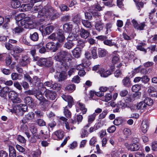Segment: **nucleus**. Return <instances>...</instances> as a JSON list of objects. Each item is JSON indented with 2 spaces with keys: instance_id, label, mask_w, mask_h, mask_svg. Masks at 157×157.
Here are the masks:
<instances>
[{
  "instance_id": "obj_1",
  "label": "nucleus",
  "mask_w": 157,
  "mask_h": 157,
  "mask_svg": "<svg viewBox=\"0 0 157 157\" xmlns=\"http://www.w3.org/2000/svg\"><path fill=\"white\" fill-rule=\"evenodd\" d=\"M42 6H39L34 7V11H38L39 12L38 17H41L42 20H45L44 18L45 17L47 19L48 18L53 20L57 17L59 16V14L56 12V10L52 8L49 5L45 6L40 11V10L42 8Z\"/></svg>"
},
{
  "instance_id": "obj_2",
  "label": "nucleus",
  "mask_w": 157,
  "mask_h": 157,
  "mask_svg": "<svg viewBox=\"0 0 157 157\" xmlns=\"http://www.w3.org/2000/svg\"><path fill=\"white\" fill-rule=\"evenodd\" d=\"M71 58V54L65 51H61L56 55L54 59L62 66L61 67L62 68L66 69L67 67V63L69 62Z\"/></svg>"
},
{
  "instance_id": "obj_3",
  "label": "nucleus",
  "mask_w": 157,
  "mask_h": 157,
  "mask_svg": "<svg viewBox=\"0 0 157 157\" xmlns=\"http://www.w3.org/2000/svg\"><path fill=\"white\" fill-rule=\"evenodd\" d=\"M16 22L18 25L24 26L26 24L30 26L32 22L30 17L26 16L24 13H21L15 17Z\"/></svg>"
},
{
  "instance_id": "obj_4",
  "label": "nucleus",
  "mask_w": 157,
  "mask_h": 157,
  "mask_svg": "<svg viewBox=\"0 0 157 157\" xmlns=\"http://www.w3.org/2000/svg\"><path fill=\"white\" fill-rule=\"evenodd\" d=\"M27 106L25 104H20L17 105L13 108V112L11 111L12 113H16L17 114L22 115L23 112L27 111Z\"/></svg>"
},
{
  "instance_id": "obj_5",
  "label": "nucleus",
  "mask_w": 157,
  "mask_h": 157,
  "mask_svg": "<svg viewBox=\"0 0 157 157\" xmlns=\"http://www.w3.org/2000/svg\"><path fill=\"white\" fill-rule=\"evenodd\" d=\"M8 97L13 103H18L21 102V100L18 97L17 93L14 90L10 91L8 93Z\"/></svg>"
},
{
  "instance_id": "obj_6",
  "label": "nucleus",
  "mask_w": 157,
  "mask_h": 157,
  "mask_svg": "<svg viewBox=\"0 0 157 157\" xmlns=\"http://www.w3.org/2000/svg\"><path fill=\"white\" fill-rule=\"evenodd\" d=\"M54 29L52 25L44 26L42 25L39 28V30L44 35H49L51 33Z\"/></svg>"
},
{
  "instance_id": "obj_7",
  "label": "nucleus",
  "mask_w": 157,
  "mask_h": 157,
  "mask_svg": "<svg viewBox=\"0 0 157 157\" xmlns=\"http://www.w3.org/2000/svg\"><path fill=\"white\" fill-rule=\"evenodd\" d=\"M60 44L59 42H57L56 43L53 42H51L48 43L46 45V48L50 51H51L53 52H56L59 47H60Z\"/></svg>"
},
{
  "instance_id": "obj_8",
  "label": "nucleus",
  "mask_w": 157,
  "mask_h": 157,
  "mask_svg": "<svg viewBox=\"0 0 157 157\" xmlns=\"http://www.w3.org/2000/svg\"><path fill=\"white\" fill-rule=\"evenodd\" d=\"M78 29H74L72 33H70L67 39L68 41H75L77 40L79 38Z\"/></svg>"
},
{
  "instance_id": "obj_9",
  "label": "nucleus",
  "mask_w": 157,
  "mask_h": 157,
  "mask_svg": "<svg viewBox=\"0 0 157 157\" xmlns=\"http://www.w3.org/2000/svg\"><path fill=\"white\" fill-rule=\"evenodd\" d=\"M124 146L128 150L131 151H136L138 150L140 148L139 145L136 142L131 144L126 142L124 144Z\"/></svg>"
},
{
  "instance_id": "obj_10",
  "label": "nucleus",
  "mask_w": 157,
  "mask_h": 157,
  "mask_svg": "<svg viewBox=\"0 0 157 157\" xmlns=\"http://www.w3.org/2000/svg\"><path fill=\"white\" fill-rule=\"evenodd\" d=\"M45 96L51 100H54L56 98V94L54 91L46 89L44 91Z\"/></svg>"
},
{
  "instance_id": "obj_11",
  "label": "nucleus",
  "mask_w": 157,
  "mask_h": 157,
  "mask_svg": "<svg viewBox=\"0 0 157 157\" xmlns=\"http://www.w3.org/2000/svg\"><path fill=\"white\" fill-rule=\"evenodd\" d=\"M76 111L77 112L79 111V109L81 111L82 113L84 114L86 113L87 111V109L85 108V105L79 102H78L76 105Z\"/></svg>"
},
{
  "instance_id": "obj_12",
  "label": "nucleus",
  "mask_w": 157,
  "mask_h": 157,
  "mask_svg": "<svg viewBox=\"0 0 157 157\" xmlns=\"http://www.w3.org/2000/svg\"><path fill=\"white\" fill-rule=\"evenodd\" d=\"M62 98L64 101L67 102L69 107L71 108L73 103V98L70 96L64 94L62 95Z\"/></svg>"
},
{
  "instance_id": "obj_13",
  "label": "nucleus",
  "mask_w": 157,
  "mask_h": 157,
  "mask_svg": "<svg viewBox=\"0 0 157 157\" xmlns=\"http://www.w3.org/2000/svg\"><path fill=\"white\" fill-rule=\"evenodd\" d=\"M101 77H106L111 75V73L109 70L105 71L103 68H100V69L97 72Z\"/></svg>"
},
{
  "instance_id": "obj_14",
  "label": "nucleus",
  "mask_w": 157,
  "mask_h": 157,
  "mask_svg": "<svg viewBox=\"0 0 157 157\" xmlns=\"http://www.w3.org/2000/svg\"><path fill=\"white\" fill-rule=\"evenodd\" d=\"M117 108L113 110L114 112H117L119 111V108H125L127 106V103L124 100H122L119 101L117 104Z\"/></svg>"
},
{
  "instance_id": "obj_15",
  "label": "nucleus",
  "mask_w": 157,
  "mask_h": 157,
  "mask_svg": "<svg viewBox=\"0 0 157 157\" xmlns=\"http://www.w3.org/2000/svg\"><path fill=\"white\" fill-rule=\"evenodd\" d=\"M60 119L63 121V124H64L66 128L69 131L70 129L72 130L73 129H75V128L74 126H72L69 125L68 121H67V119L64 117H61L60 118Z\"/></svg>"
},
{
  "instance_id": "obj_16",
  "label": "nucleus",
  "mask_w": 157,
  "mask_h": 157,
  "mask_svg": "<svg viewBox=\"0 0 157 157\" xmlns=\"http://www.w3.org/2000/svg\"><path fill=\"white\" fill-rule=\"evenodd\" d=\"M132 22L134 27L137 30H142L145 26V25L144 23L138 24L136 21L134 19L132 20Z\"/></svg>"
},
{
  "instance_id": "obj_17",
  "label": "nucleus",
  "mask_w": 157,
  "mask_h": 157,
  "mask_svg": "<svg viewBox=\"0 0 157 157\" xmlns=\"http://www.w3.org/2000/svg\"><path fill=\"white\" fill-rule=\"evenodd\" d=\"M136 109L139 110L141 112H143L147 108V105L144 103V101L138 103L136 106Z\"/></svg>"
},
{
  "instance_id": "obj_18",
  "label": "nucleus",
  "mask_w": 157,
  "mask_h": 157,
  "mask_svg": "<svg viewBox=\"0 0 157 157\" xmlns=\"http://www.w3.org/2000/svg\"><path fill=\"white\" fill-rule=\"evenodd\" d=\"M149 125L147 121L146 120L142 121L141 125V129L143 132L146 133L148 128Z\"/></svg>"
},
{
  "instance_id": "obj_19",
  "label": "nucleus",
  "mask_w": 157,
  "mask_h": 157,
  "mask_svg": "<svg viewBox=\"0 0 157 157\" xmlns=\"http://www.w3.org/2000/svg\"><path fill=\"white\" fill-rule=\"evenodd\" d=\"M57 40L59 42L62 43L64 41L65 38L62 31L59 30L57 31Z\"/></svg>"
},
{
  "instance_id": "obj_20",
  "label": "nucleus",
  "mask_w": 157,
  "mask_h": 157,
  "mask_svg": "<svg viewBox=\"0 0 157 157\" xmlns=\"http://www.w3.org/2000/svg\"><path fill=\"white\" fill-rule=\"evenodd\" d=\"M29 59L28 57L27 56H24L22 57V59L20 61V63L22 66H25L29 63Z\"/></svg>"
},
{
  "instance_id": "obj_21",
  "label": "nucleus",
  "mask_w": 157,
  "mask_h": 157,
  "mask_svg": "<svg viewBox=\"0 0 157 157\" xmlns=\"http://www.w3.org/2000/svg\"><path fill=\"white\" fill-rule=\"evenodd\" d=\"M101 7L99 4H98L94 6H92L90 9L89 11L92 13H96V11L101 10Z\"/></svg>"
},
{
  "instance_id": "obj_22",
  "label": "nucleus",
  "mask_w": 157,
  "mask_h": 157,
  "mask_svg": "<svg viewBox=\"0 0 157 157\" xmlns=\"http://www.w3.org/2000/svg\"><path fill=\"white\" fill-rule=\"evenodd\" d=\"M79 35L81 37L86 39L89 36L90 33L83 29H81L80 30Z\"/></svg>"
},
{
  "instance_id": "obj_23",
  "label": "nucleus",
  "mask_w": 157,
  "mask_h": 157,
  "mask_svg": "<svg viewBox=\"0 0 157 157\" xmlns=\"http://www.w3.org/2000/svg\"><path fill=\"white\" fill-rule=\"evenodd\" d=\"M9 88L8 87H3L0 90V96L2 97H6L7 93H9Z\"/></svg>"
},
{
  "instance_id": "obj_24",
  "label": "nucleus",
  "mask_w": 157,
  "mask_h": 157,
  "mask_svg": "<svg viewBox=\"0 0 157 157\" xmlns=\"http://www.w3.org/2000/svg\"><path fill=\"white\" fill-rule=\"evenodd\" d=\"M64 132L61 130H59L56 131L53 135V138L54 139H56V138H54L53 136L54 135L56 136L57 138L59 139H62L64 135Z\"/></svg>"
},
{
  "instance_id": "obj_25",
  "label": "nucleus",
  "mask_w": 157,
  "mask_h": 157,
  "mask_svg": "<svg viewBox=\"0 0 157 157\" xmlns=\"http://www.w3.org/2000/svg\"><path fill=\"white\" fill-rule=\"evenodd\" d=\"M104 27V24L101 21L97 22L95 25V28L96 29L98 32H100L102 30Z\"/></svg>"
},
{
  "instance_id": "obj_26",
  "label": "nucleus",
  "mask_w": 157,
  "mask_h": 157,
  "mask_svg": "<svg viewBox=\"0 0 157 157\" xmlns=\"http://www.w3.org/2000/svg\"><path fill=\"white\" fill-rule=\"evenodd\" d=\"M72 53L75 58H78L81 54L80 49L78 47L76 48L72 51Z\"/></svg>"
},
{
  "instance_id": "obj_27",
  "label": "nucleus",
  "mask_w": 157,
  "mask_h": 157,
  "mask_svg": "<svg viewBox=\"0 0 157 157\" xmlns=\"http://www.w3.org/2000/svg\"><path fill=\"white\" fill-rule=\"evenodd\" d=\"M148 92L149 95L153 97H155L157 94L156 89L153 87H150L148 90Z\"/></svg>"
},
{
  "instance_id": "obj_28",
  "label": "nucleus",
  "mask_w": 157,
  "mask_h": 157,
  "mask_svg": "<svg viewBox=\"0 0 157 157\" xmlns=\"http://www.w3.org/2000/svg\"><path fill=\"white\" fill-rule=\"evenodd\" d=\"M10 21V19L8 17L4 19L3 17L0 16V25L3 23H4V27L6 28L7 26V24Z\"/></svg>"
},
{
  "instance_id": "obj_29",
  "label": "nucleus",
  "mask_w": 157,
  "mask_h": 157,
  "mask_svg": "<svg viewBox=\"0 0 157 157\" xmlns=\"http://www.w3.org/2000/svg\"><path fill=\"white\" fill-rule=\"evenodd\" d=\"M21 2L19 0H12L11 5L13 8H16L20 7Z\"/></svg>"
},
{
  "instance_id": "obj_30",
  "label": "nucleus",
  "mask_w": 157,
  "mask_h": 157,
  "mask_svg": "<svg viewBox=\"0 0 157 157\" xmlns=\"http://www.w3.org/2000/svg\"><path fill=\"white\" fill-rule=\"evenodd\" d=\"M123 85L126 87H128L131 86V82L129 77H126L124 78L122 81Z\"/></svg>"
},
{
  "instance_id": "obj_31",
  "label": "nucleus",
  "mask_w": 157,
  "mask_h": 157,
  "mask_svg": "<svg viewBox=\"0 0 157 157\" xmlns=\"http://www.w3.org/2000/svg\"><path fill=\"white\" fill-rule=\"evenodd\" d=\"M107 51L104 49L99 48L98 50V55L99 57H103L105 56L107 53Z\"/></svg>"
},
{
  "instance_id": "obj_32",
  "label": "nucleus",
  "mask_w": 157,
  "mask_h": 157,
  "mask_svg": "<svg viewBox=\"0 0 157 157\" xmlns=\"http://www.w3.org/2000/svg\"><path fill=\"white\" fill-rule=\"evenodd\" d=\"M83 63L84 62H83L82 64H79L76 66V69L78 71L84 69L85 67L89 66L90 64L89 62L87 63V64H86L85 63Z\"/></svg>"
},
{
  "instance_id": "obj_33",
  "label": "nucleus",
  "mask_w": 157,
  "mask_h": 157,
  "mask_svg": "<svg viewBox=\"0 0 157 157\" xmlns=\"http://www.w3.org/2000/svg\"><path fill=\"white\" fill-rule=\"evenodd\" d=\"M9 156L10 157H16V151L14 147L12 146H9Z\"/></svg>"
},
{
  "instance_id": "obj_34",
  "label": "nucleus",
  "mask_w": 157,
  "mask_h": 157,
  "mask_svg": "<svg viewBox=\"0 0 157 157\" xmlns=\"http://www.w3.org/2000/svg\"><path fill=\"white\" fill-rule=\"evenodd\" d=\"M143 101L146 105H147V108L148 106L152 105L153 103V100L150 98H145Z\"/></svg>"
},
{
  "instance_id": "obj_35",
  "label": "nucleus",
  "mask_w": 157,
  "mask_h": 157,
  "mask_svg": "<svg viewBox=\"0 0 157 157\" xmlns=\"http://www.w3.org/2000/svg\"><path fill=\"white\" fill-rule=\"evenodd\" d=\"M47 61V59L45 58H40L38 59L37 64L39 66H45Z\"/></svg>"
},
{
  "instance_id": "obj_36",
  "label": "nucleus",
  "mask_w": 157,
  "mask_h": 157,
  "mask_svg": "<svg viewBox=\"0 0 157 157\" xmlns=\"http://www.w3.org/2000/svg\"><path fill=\"white\" fill-rule=\"evenodd\" d=\"M63 27V30L68 33L71 32L72 29V25L70 24H65Z\"/></svg>"
},
{
  "instance_id": "obj_37",
  "label": "nucleus",
  "mask_w": 157,
  "mask_h": 157,
  "mask_svg": "<svg viewBox=\"0 0 157 157\" xmlns=\"http://www.w3.org/2000/svg\"><path fill=\"white\" fill-rule=\"evenodd\" d=\"M65 90L69 92L74 91L75 89V86L74 84H71L67 85L65 87Z\"/></svg>"
},
{
  "instance_id": "obj_38",
  "label": "nucleus",
  "mask_w": 157,
  "mask_h": 157,
  "mask_svg": "<svg viewBox=\"0 0 157 157\" xmlns=\"http://www.w3.org/2000/svg\"><path fill=\"white\" fill-rule=\"evenodd\" d=\"M44 44L43 42H41L38 45L36 46L34 48H32L30 51L31 53L33 56H34L36 54V49L35 48H37L38 47H41Z\"/></svg>"
},
{
  "instance_id": "obj_39",
  "label": "nucleus",
  "mask_w": 157,
  "mask_h": 157,
  "mask_svg": "<svg viewBox=\"0 0 157 157\" xmlns=\"http://www.w3.org/2000/svg\"><path fill=\"white\" fill-rule=\"evenodd\" d=\"M74 43L71 41H69L65 43L64 45V47L68 49H71L74 46Z\"/></svg>"
},
{
  "instance_id": "obj_40",
  "label": "nucleus",
  "mask_w": 157,
  "mask_h": 157,
  "mask_svg": "<svg viewBox=\"0 0 157 157\" xmlns=\"http://www.w3.org/2000/svg\"><path fill=\"white\" fill-rule=\"evenodd\" d=\"M30 38L33 41H37L39 39L38 35L37 33L35 32L30 35Z\"/></svg>"
},
{
  "instance_id": "obj_41",
  "label": "nucleus",
  "mask_w": 157,
  "mask_h": 157,
  "mask_svg": "<svg viewBox=\"0 0 157 157\" xmlns=\"http://www.w3.org/2000/svg\"><path fill=\"white\" fill-rule=\"evenodd\" d=\"M112 25L110 23L106 24L105 26L106 31H105V33L108 34L110 33L111 31V29L112 28Z\"/></svg>"
},
{
  "instance_id": "obj_42",
  "label": "nucleus",
  "mask_w": 157,
  "mask_h": 157,
  "mask_svg": "<svg viewBox=\"0 0 157 157\" xmlns=\"http://www.w3.org/2000/svg\"><path fill=\"white\" fill-rule=\"evenodd\" d=\"M96 50L97 48L95 47H92L91 48V55L94 59L98 57Z\"/></svg>"
},
{
  "instance_id": "obj_43",
  "label": "nucleus",
  "mask_w": 157,
  "mask_h": 157,
  "mask_svg": "<svg viewBox=\"0 0 157 157\" xmlns=\"http://www.w3.org/2000/svg\"><path fill=\"white\" fill-rule=\"evenodd\" d=\"M13 51L14 53L18 54L23 52L24 49L19 46H16L14 48Z\"/></svg>"
},
{
  "instance_id": "obj_44",
  "label": "nucleus",
  "mask_w": 157,
  "mask_h": 157,
  "mask_svg": "<svg viewBox=\"0 0 157 157\" xmlns=\"http://www.w3.org/2000/svg\"><path fill=\"white\" fill-rule=\"evenodd\" d=\"M58 78L59 81H62L65 80L66 78V76L65 75V72L63 71L59 73Z\"/></svg>"
},
{
  "instance_id": "obj_45",
  "label": "nucleus",
  "mask_w": 157,
  "mask_h": 157,
  "mask_svg": "<svg viewBox=\"0 0 157 157\" xmlns=\"http://www.w3.org/2000/svg\"><path fill=\"white\" fill-rule=\"evenodd\" d=\"M123 120L120 118H116L113 121V124L116 125H119L121 124Z\"/></svg>"
},
{
  "instance_id": "obj_46",
  "label": "nucleus",
  "mask_w": 157,
  "mask_h": 157,
  "mask_svg": "<svg viewBox=\"0 0 157 157\" xmlns=\"http://www.w3.org/2000/svg\"><path fill=\"white\" fill-rule=\"evenodd\" d=\"M81 18L79 15H77L74 16L73 21V22L77 25H78L80 23L81 21Z\"/></svg>"
},
{
  "instance_id": "obj_47",
  "label": "nucleus",
  "mask_w": 157,
  "mask_h": 157,
  "mask_svg": "<svg viewBox=\"0 0 157 157\" xmlns=\"http://www.w3.org/2000/svg\"><path fill=\"white\" fill-rule=\"evenodd\" d=\"M96 114L94 113L93 114L89 115L88 117V122L91 123L94 120Z\"/></svg>"
},
{
  "instance_id": "obj_48",
  "label": "nucleus",
  "mask_w": 157,
  "mask_h": 157,
  "mask_svg": "<svg viewBox=\"0 0 157 157\" xmlns=\"http://www.w3.org/2000/svg\"><path fill=\"white\" fill-rule=\"evenodd\" d=\"M25 102L27 104L30 106L32 105L33 100L32 98H31L29 97H26L25 99Z\"/></svg>"
},
{
  "instance_id": "obj_49",
  "label": "nucleus",
  "mask_w": 157,
  "mask_h": 157,
  "mask_svg": "<svg viewBox=\"0 0 157 157\" xmlns=\"http://www.w3.org/2000/svg\"><path fill=\"white\" fill-rule=\"evenodd\" d=\"M82 23L83 25L87 28H91L92 27L90 22L86 20H82Z\"/></svg>"
},
{
  "instance_id": "obj_50",
  "label": "nucleus",
  "mask_w": 157,
  "mask_h": 157,
  "mask_svg": "<svg viewBox=\"0 0 157 157\" xmlns=\"http://www.w3.org/2000/svg\"><path fill=\"white\" fill-rule=\"evenodd\" d=\"M41 138V137L40 136H38V135L35 134L31 137L30 141L32 143H34L36 142L37 139H40Z\"/></svg>"
},
{
  "instance_id": "obj_51",
  "label": "nucleus",
  "mask_w": 157,
  "mask_h": 157,
  "mask_svg": "<svg viewBox=\"0 0 157 157\" xmlns=\"http://www.w3.org/2000/svg\"><path fill=\"white\" fill-rule=\"evenodd\" d=\"M34 114L33 112H30L27 114L25 117L26 119L28 120H32L34 119Z\"/></svg>"
},
{
  "instance_id": "obj_52",
  "label": "nucleus",
  "mask_w": 157,
  "mask_h": 157,
  "mask_svg": "<svg viewBox=\"0 0 157 157\" xmlns=\"http://www.w3.org/2000/svg\"><path fill=\"white\" fill-rule=\"evenodd\" d=\"M57 32L56 33H53L48 37V39L53 41L57 40Z\"/></svg>"
},
{
  "instance_id": "obj_53",
  "label": "nucleus",
  "mask_w": 157,
  "mask_h": 157,
  "mask_svg": "<svg viewBox=\"0 0 157 157\" xmlns=\"http://www.w3.org/2000/svg\"><path fill=\"white\" fill-rule=\"evenodd\" d=\"M22 26H23L18 25V27H17L14 28L13 30V31L15 33H21L24 30L23 28L21 27Z\"/></svg>"
},
{
  "instance_id": "obj_54",
  "label": "nucleus",
  "mask_w": 157,
  "mask_h": 157,
  "mask_svg": "<svg viewBox=\"0 0 157 157\" xmlns=\"http://www.w3.org/2000/svg\"><path fill=\"white\" fill-rule=\"evenodd\" d=\"M140 89V86L139 85H135L133 86L132 88V91L135 92H138Z\"/></svg>"
},
{
  "instance_id": "obj_55",
  "label": "nucleus",
  "mask_w": 157,
  "mask_h": 157,
  "mask_svg": "<svg viewBox=\"0 0 157 157\" xmlns=\"http://www.w3.org/2000/svg\"><path fill=\"white\" fill-rule=\"evenodd\" d=\"M104 43L107 45H108L110 46H113L115 44L114 42H112V40H106L104 41Z\"/></svg>"
},
{
  "instance_id": "obj_56",
  "label": "nucleus",
  "mask_w": 157,
  "mask_h": 157,
  "mask_svg": "<svg viewBox=\"0 0 157 157\" xmlns=\"http://www.w3.org/2000/svg\"><path fill=\"white\" fill-rule=\"evenodd\" d=\"M80 78L78 75H76L72 78L71 81L74 83H78L80 82Z\"/></svg>"
},
{
  "instance_id": "obj_57",
  "label": "nucleus",
  "mask_w": 157,
  "mask_h": 157,
  "mask_svg": "<svg viewBox=\"0 0 157 157\" xmlns=\"http://www.w3.org/2000/svg\"><path fill=\"white\" fill-rule=\"evenodd\" d=\"M108 113V111L107 110H104L99 115V119H103L104 118Z\"/></svg>"
},
{
  "instance_id": "obj_58",
  "label": "nucleus",
  "mask_w": 157,
  "mask_h": 157,
  "mask_svg": "<svg viewBox=\"0 0 157 157\" xmlns=\"http://www.w3.org/2000/svg\"><path fill=\"white\" fill-rule=\"evenodd\" d=\"M124 134L127 137L128 136L130 135L131 134V130L130 129L127 128H125L123 130Z\"/></svg>"
},
{
  "instance_id": "obj_59",
  "label": "nucleus",
  "mask_w": 157,
  "mask_h": 157,
  "mask_svg": "<svg viewBox=\"0 0 157 157\" xmlns=\"http://www.w3.org/2000/svg\"><path fill=\"white\" fill-rule=\"evenodd\" d=\"M61 85L59 84L55 83L52 85V89L57 90H59L60 89Z\"/></svg>"
},
{
  "instance_id": "obj_60",
  "label": "nucleus",
  "mask_w": 157,
  "mask_h": 157,
  "mask_svg": "<svg viewBox=\"0 0 157 157\" xmlns=\"http://www.w3.org/2000/svg\"><path fill=\"white\" fill-rule=\"evenodd\" d=\"M17 139L18 141L21 143H25L26 142V140L24 137L20 135L18 136Z\"/></svg>"
},
{
  "instance_id": "obj_61",
  "label": "nucleus",
  "mask_w": 157,
  "mask_h": 157,
  "mask_svg": "<svg viewBox=\"0 0 157 157\" xmlns=\"http://www.w3.org/2000/svg\"><path fill=\"white\" fill-rule=\"evenodd\" d=\"M64 113L65 116L69 117L71 116V113L67 109V107H66L64 109Z\"/></svg>"
},
{
  "instance_id": "obj_62",
  "label": "nucleus",
  "mask_w": 157,
  "mask_h": 157,
  "mask_svg": "<svg viewBox=\"0 0 157 157\" xmlns=\"http://www.w3.org/2000/svg\"><path fill=\"white\" fill-rule=\"evenodd\" d=\"M97 139L96 137L93 136L90 140V144L91 145L94 146L96 142H97Z\"/></svg>"
},
{
  "instance_id": "obj_63",
  "label": "nucleus",
  "mask_w": 157,
  "mask_h": 157,
  "mask_svg": "<svg viewBox=\"0 0 157 157\" xmlns=\"http://www.w3.org/2000/svg\"><path fill=\"white\" fill-rule=\"evenodd\" d=\"M112 98L111 94L110 93L107 94L105 96V101L107 102L111 100Z\"/></svg>"
},
{
  "instance_id": "obj_64",
  "label": "nucleus",
  "mask_w": 157,
  "mask_h": 157,
  "mask_svg": "<svg viewBox=\"0 0 157 157\" xmlns=\"http://www.w3.org/2000/svg\"><path fill=\"white\" fill-rule=\"evenodd\" d=\"M41 153V151L40 150H38L36 151H34L32 153L33 157H40Z\"/></svg>"
}]
</instances>
